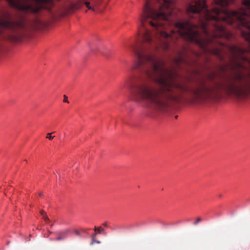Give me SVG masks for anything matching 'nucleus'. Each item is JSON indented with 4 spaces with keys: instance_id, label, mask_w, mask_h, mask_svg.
Returning <instances> with one entry per match:
<instances>
[{
    "instance_id": "f8f14e48",
    "label": "nucleus",
    "mask_w": 250,
    "mask_h": 250,
    "mask_svg": "<svg viewBox=\"0 0 250 250\" xmlns=\"http://www.w3.org/2000/svg\"><path fill=\"white\" fill-rule=\"evenodd\" d=\"M97 235V233H95L92 235V242L91 243V244H93L94 243V239H95V237H96Z\"/></svg>"
},
{
    "instance_id": "4468645a",
    "label": "nucleus",
    "mask_w": 250,
    "mask_h": 250,
    "mask_svg": "<svg viewBox=\"0 0 250 250\" xmlns=\"http://www.w3.org/2000/svg\"><path fill=\"white\" fill-rule=\"evenodd\" d=\"M103 226H104V227H107V222H104L103 224Z\"/></svg>"
},
{
    "instance_id": "423d86ee",
    "label": "nucleus",
    "mask_w": 250,
    "mask_h": 250,
    "mask_svg": "<svg viewBox=\"0 0 250 250\" xmlns=\"http://www.w3.org/2000/svg\"><path fill=\"white\" fill-rule=\"evenodd\" d=\"M185 61L184 59L182 57H180V58L177 61V65H179V63L181 62H185Z\"/></svg>"
},
{
    "instance_id": "f3484780",
    "label": "nucleus",
    "mask_w": 250,
    "mask_h": 250,
    "mask_svg": "<svg viewBox=\"0 0 250 250\" xmlns=\"http://www.w3.org/2000/svg\"><path fill=\"white\" fill-rule=\"evenodd\" d=\"M177 117H178V116H175V118H176V119H177Z\"/></svg>"
},
{
    "instance_id": "1a4fd4ad",
    "label": "nucleus",
    "mask_w": 250,
    "mask_h": 250,
    "mask_svg": "<svg viewBox=\"0 0 250 250\" xmlns=\"http://www.w3.org/2000/svg\"><path fill=\"white\" fill-rule=\"evenodd\" d=\"M63 102L69 103V101L67 100V97L65 95H63Z\"/></svg>"
},
{
    "instance_id": "f257e3e1",
    "label": "nucleus",
    "mask_w": 250,
    "mask_h": 250,
    "mask_svg": "<svg viewBox=\"0 0 250 250\" xmlns=\"http://www.w3.org/2000/svg\"><path fill=\"white\" fill-rule=\"evenodd\" d=\"M216 6L212 9H228L227 6L234 0H213ZM243 7L240 9H250V0H242ZM171 2L161 0V9H171ZM187 9H208L205 0H191Z\"/></svg>"
},
{
    "instance_id": "2eb2a0df",
    "label": "nucleus",
    "mask_w": 250,
    "mask_h": 250,
    "mask_svg": "<svg viewBox=\"0 0 250 250\" xmlns=\"http://www.w3.org/2000/svg\"><path fill=\"white\" fill-rule=\"evenodd\" d=\"M118 228H110L112 230H115L116 229H117Z\"/></svg>"
},
{
    "instance_id": "0eeeda50",
    "label": "nucleus",
    "mask_w": 250,
    "mask_h": 250,
    "mask_svg": "<svg viewBox=\"0 0 250 250\" xmlns=\"http://www.w3.org/2000/svg\"><path fill=\"white\" fill-rule=\"evenodd\" d=\"M201 218L200 217H198L196 219V221L193 223L194 225H197L199 222L201 221Z\"/></svg>"
},
{
    "instance_id": "9d476101",
    "label": "nucleus",
    "mask_w": 250,
    "mask_h": 250,
    "mask_svg": "<svg viewBox=\"0 0 250 250\" xmlns=\"http://www.w3.org/2000/svg\"><path fill=\"white\" fill-rule=\"evenodd\" d=\"M103 55L106 57V58H109L110 56H109V54L108 53V52H104L103 53Z\"/></svg>"
},
{
    "instance_id": "20e7f679",
    "label": "nucleus",
    "mask_w": 250,
    "mask_h": 250,
    "mask_svg": "<svg viewBox=\"0 0 250 250\" xmlns=\"http://www.w3.org/2000/svg\"><path fill=\"white\" fill-rule=\"evenodd\" d=\"M94 230H98V233H101V232L104 231V229H103L102 227H100L99 228L95 227Z\"/></svg>"
},
{
    "instance_id": "9b49d317",
    "label": "nucleus",
    "mask_w": 250,
    "mask_h": 250,
    "mask_svg": "<svg viewBox=\"0 0 250 250\" xmlns=\"http://www.w3.org/2000/svg\"><path fill=\"white\" fill-rule=\"evenodd\" d=\"M40 213L41 215L42 216V218L44 217V215H47L46 213L44 212L43 210H41L40 211Z\"/></svg>"
},
{
    "instance_id": "39448f33",
    "label": "nucleus",
    "mask_w": 250,
    "mask_h": 250,
    "mask_svg": "<svg viewBox=\"0 0 250 250\" xmlns=\"http://www.w3.org/2000/svg\"><path fill=\"white\" fill-rule=\"evenodd\" d=\"M85 5L86 6V7L88 8V9L89 10H94V9L90 6V2H88V1H85Z\"/></svg>"
},
{
    "instance_id": "dca6fc26",
    "label": "nucleus",
    "mask_w": 250,
    "mask_h": 250,
    "mask_svg": "<svg viewBox=\"0 0 250 250\" xmlns=\"http://www.w3.org/2000/svg\"><path fill=\"white\" fill-rule=\"evenodd\" d=\"M42 192H40V193H39V195L40 196H42Z\"/></svg>"
},
{
    "instance_id": "f03ea898",
    "label": "nucleus",
    "mask_w": 250,
    "mask_h": 250,
    "mask_svg": "<svg viewBox=\"0 0 250 250\" xmlns=\"http://www.w3.org/2000/svg\"><path fill=\"white\" fill-rule=\"evenodd\" d=\"M68 232V230H66L63 231H61L58 233L59 236L56 238V240L60 241L62 240H63L65 238V236L67 234Z\"/></svg>"
},
{
    "instance_id": "6e6552de",
    "label": "nucleus",
    "mask_w": 250,
    "mask_h": 250,
    "mask_svg": "<svg viewBox=\"0 0 250 250\" xmlns=\"http://www.w3.org/2000/svg\"><path fill=\"white\" fill-rule=\"evenodd\" d=\"M43 219L46 223H48L49 222V219L47 215H44Z\"/></svg>"
},
{
    "instance_id": "ddd939ff",
    "label": "nucleus",
    "mask_w": 250,
    "mask_h": 250,
    "mask_svg": "<svg viewBox=\"0 0 250 250\" xmlns=\"http://www.w3.org/2000/svg\"><path fill=\"white\" fill-rule=\"evenodd\" d=\"M75 232V234L77 235H80V233L78 230H76Z\"/></svg>"
},
{
    "instance_id": "7ed1b4c3",
    "label": "nucleus",
    "mask_w": 250,
    "mask_h": 250,
    "mask_svg": "<svg viewBox=\"0 0 250 250\" xmlns=\"http://www.w3.org/2000/svg\"><path fill=\"white\" fill-rule=\"evenodd\" d=\"M54 134V132H51V133H48L46 134V139H48L49 140H53V139H54L55 138V136L54 135H53V134Z\"/></svg>"
}]
</instances>
